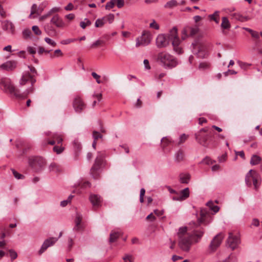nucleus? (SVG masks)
<instances>
[{
	"label": "nucleus",
	"instance_id": "1",
	"mask_svg": "<svg viewBox=\"0 0 262 262\" xmlns=\"http://www.w3.org/2000/svg\"><path fill=\"white\" fill-rule=\"evenodd\" d=\"M196 225L194 222L190 223L188 227H182L179 229L177 235L179 238L178 245L180 248L188 251L193 241L195 240Z\"/></svg>",
	"mask_w": 262,
	"mask_h": 262
},
{
	"label": "nucleus",
	"instance_id": "2",
	"mask_svg": "<svg viewBox=\"0 0 262 262\" xmlns=\"http://www.w3.org/2000/svg\"><path fill=\"white\" fill-rule=\"evenodd\" d=\"M207 206L209 208V209L202 208L200 210V217H198V227L201 225L207 226L211 222L212 216L210 210L213 211L215 213L219 210V207L217 206L214 205L212 202H208L207 203Z\"/></svg>",
	"mask_w": 262,
	"mask_h": 262
},
{
	"label": "nucleus",
	"instance_id": "3",
	"mask_svg": "<svg viewBox=\"0 0 262 262\" xmlns=\"http://www.w3.org/2000/svg\"><path fill=\"white\" fill-rule=\"evenodd\" d=\"M0 85L4 86L5 89L8 90L10 94L14 95L18 99H25L29 93L33 91V88H31L21 93L20 91L13 85L10 80L7 78H3L1 79Z\"/></svg>",
	"mask_w": 262,
	"mask_h": 262
},
{
	"label": "nucleus",
	"instance_id": "4",
	"mask_svg": "<svg viewBox=\"0 0 262 262\" xmlns=\"http://www.w3.org/2000/svg\"><path fill=\"white\" fill-rule=\"evenodd\" d=\"M166 35L169 41L171 42L173 51L179 55L182 54L183 53L182 45V40L178 36L177 28L173 27Z\"/></svg>",
	"mask_w": 262,
	"mask_h": 262
},
{
	"label": "nucleus",
	"instance_id": "5",
	"mask_svg": "<svg viewBox=\"0 0 262 262\" xmlns=\"http://www.w3.org/2000/svg\"><path fill=\"white\" fill-rule=\"evenodd\" d=\"M157 61L165 69H172L179 63L177 59L169 53L161 52L158 54Z\"/></svg>",
	"mask_w": 262,
	"mask_h": 262
},
{
	"label": "nucleus",
	"instance_id": "6",
	"mask_svg": "<svg viewBox=\"0 0 262 262\" xmlns=\"http://www.w3.org/2000/svg\"><path fill=\"white\" fill-rule=\"evenodd\" d=\"M246 183L249 187L253 186L257 190L260 184V178L258 173L254 170H250L246 177Z\"/></svg>",
	"mask_w": 262,
	"mask_h": 262
},
{
	"label": "nucleus",
	"instance_id": "7",
	"mask_svg": "<svg viewBox=\"0 0 262 262\" xmlns=\"http://www.w3.org/2000/svg\"><path fill=\"white\" fill-rule=\"evenodd\" d=\"M29 164L35 171H39L44 167L46 162L42 157L32 156L29 158Z\"/></svg>",
	"mask_w": 262,
	"mask_h": 262
},
{
	"label": "nucleus",
	"instance_id": "8",
	"mask_svg": "<svg viewBox=\"0 0 262 262\" xmlns=\"http://www.w3.org/2000/svg\"><path fill=\"white\" fill-rule=\"evenodd\" d=\"M227 243L228 246L232 250L236 249L241 243L238 232L236 231L229 232Z\"/></svg>",
	"mask_w": 262,
	"mask_h": 262
},
{
	"label": "nucleus",
	"instance_id": "9",
	"mask_svg": "<svg viewBox=\"0 0 262 262\" xmlns=\"http://www.w3.org/2000/svg\"><path fill=\"white\" fill-rule=\"evenodd\" d=\"M103 163V156L100 153H98L95 160L94 164L91 169V174L95 179L98 178L99 176V170Z\"/></svg>",
	"mask_w": 262,
	"mask_h": 262
},
{
	"label": "nucleus",
	"instance_id": "10",
	"mask_svg": "<svg viewBox=\"0 0 262 262\" xmlns=\"http://www.w3.org/2000/svg\"><path fill=\"white\" fill-rule=\"evenodd\" d=\"M151 35L149 31H144L142 36L136 39V46L138 47L140 46H145L150 43L151 40Z\"/></svg>",
	"mask_w": 262,
	"mask_h": 262
},
{
	"label": "nucleus",
	"instance_id": "11",
	"mask_svg": "<svg viewBox=\"0 0 262 262\" xmlns=\"http://www.w3.org/2000/svg\"><path fill=\"white\" fill-rule=\"evenodd\" d=\"M196 33V29L189 26H185L181 31V40L193 37Z\"/></svg>",
	"mask_w": 262,
	"mask_h": 262
},
{
	"label": "nucleus",
	"instance_id": "12",
	"mask_svg": "<svg viewBox=\"0 0 262 262\" xmlns=\"http://www.w3.org/2000/svg\"><path fill=\"white\" fill-rule=\"evenodd\" d=\"M85 106L86 104L80 96H76L74 98L73 101V107L76 113H81Z\"/></svg>",
	"mask_w": 262,
	"mask_h": 262
},
{
	"label": "nucleus",
	"instance_id": "13",
	"mask_svg": "<svg viewBox=\"0 0 262 262\" xmlns=\"http://www.w3.org/2000/svg\"><path fill=\"white\" fill-rule=\"evenodd\" d=\"M58 239V238L53 237L46 239L38 251V254H42L49 247L54 245Z\"/></svg>",
	"mask_w": 262,
	"mask_h": 262
},
{
	"label": "nucleus",
	"instance_id": "14",
	"mask_svg": "<svg viewBox=\"0 0 262 262\" xmlns=\"http://www.w3.org/2000/svg\"><path fill=\"white\" fill-rule=\"evenodd\" d=\"M169 44V40L166 34H159L156 38V45L159 48L166 47Z\"/></svg>",
	"mask_w": 262,
	"mask_h": 262
},
{
	"label": "nucleus",
	"instance_id": "15",
	"mask_svg": "<svg viewBox=\"0 0 262 262\" xmlns=\"http://www.w3.org/2000/svg\"><path fill=\"white\" fill-rule=\"evenodd\" d=\"M36 82V79L29 72H24L21 76V79L19 81V83L20 85H25L27 82H30L31 85H33L34 83Z\"/></svg>",
	"mask_w": 262,
	"mask_h": 262
},
{
	"label": "nucleus",
	"instance_id": "16",
	"mask_svg": "<svg viewBox=\"0 0 262 262\" xmlns=\"http://www.w3.org/2000/svg\"><path fill=\"white\" fill-rule=\"evenodd\" d=\"M89 200L94 209H96L101 206L102 199L100 195L96 194H91L89 196Z\"/></svg>",
	"mask_w": 262,
	"mask_h": 262
},
{
	"label": "nucleus",
	"instance_id": "17",
	"mask_svg": "<svg viewBox=\"0 0 262 262\" xmlns=\"http://www.w3.org/2000/svg\"><path fill=\"white\" fill-rule=\"evenodd\" d=\"M223 238L224 235L221 233L217 234L213 238L210 246V250L212 251H214L220 246Z\"/></svg>",
	"mask_w": 262,
	"mask_h": 262
},
{
	"label": "nucleus",
	"instance_id": "18",
	"mask_svg": "<svg viewBox=\"0 0 262 262\" xmlns=\"http://www.w3.org/2000/svg\"><path fill=\"white\" fill-rule=\"evenodd\" d=\"M189 196V190L188 188H186L181 190L178 195L172 197L173 201H182L187 199Z\"/></svg>",
	"mask_w": 262,
	"mask_h": 262
},
{
	"label": "nucleus",
	"instance_id": "19",
	"mask_svg": "<svg viewBox=\"0 0 262 262\" xmlns=\"http://www.w3.org/2000/svg\"><path fill=\"white\" fill-rule=\"evenodd\" d=\"M43 10V7L41 5L37 6L35 4H34L31 7V13L29 16L30 18H35V16H33L34 14L40 15Z\"/></svg>",
	"mask_w": 262,
	"mask_h": 262
},
{
	"label": "nucleus",
	"instance_id": "20",
	"mask_svg": "<svg viewBox=\"0 0 262 262\" xmlns=\"http://www.w3.org/2000/svg\"><path fill=\"white\" fill-rule=\"evenodd\" d=\"M16 64L15 61H7L0 66V70L12 71L16 67Z\"/></svg>",
	"mask_w": 262,
	"mask_h": 262
},
{
	"label": "nucleus",
	"instance_id": "21",
	"mask_svg": "<svg viewBox=\"0 0 262 262\" xmlns=\"http://www.w3.org/2000/svg\"><path fill=\"white\" fill-rule=\"evenodd\" d=\"M50 22L58 28H63L65 26V23L58 14L53 16Z\"/></svg>",
	"mask_w": 262,
	"mask_h": 262
},
{
	"label": "nucleus",
	"instance_id": "22",
	"mask_svg": "<svg viewBox=\"0 0 262 262\" xmlns=\"http://www.w3.org/2000/svg\"><path fill=\"white\" fill-rule=\"evenodd\" d=\"M207 54L206 46L203 43L198 42V57L204 58Z\"/></svg>",
	"mask_w": 262,
	"mask_h": 262
},
{
	"label": "nucleus",
	"instance_id": "23",
	"mask_svg": "<svg viewBox=\"0 0 262 262\" xmlns=\"http://www.w3.org/2000/svg\"><path fill=\"white\" fill-rule=\"evenodd\" d=\"M82 216L81 214L77 213L75 219V226L73 228V230L75 231H79L83 230V226L81 224Z\"/></svg>",
	"mask_w": 262,
	"mask_h": 262
},
{
	"label": "nucleus",
	"instance_id": "24",
	"mask_svg": "<svg viewBox=\"0 0 262 262\" xmlns=\"http://www.w3.org/2000/svg\"><path fill=\"white\" fill-rule=\"evenodd\" d=\"M2 28L3 30L7 31L12 34L14 33V26L12 23L9 20H5L3 22Z\"/></svg>",
	"mask_w": 262,
	"mask_h": 262
},
{
	"label": "nucleus",
	"instance_id": "25",
	"mask_svg": "<svg viewBox=\"0 0 262 262\" xmlns=\"http://www.w3.org/2000/svg\"><path fill=\"white\" fill-rule=\"evenodd\" d=\"M45 32L49 36L54 37L56 36L57 32L56 30L51 26L47 25L44 27Z\"/></svg>",
	"mask_w": 262,
	"mask_h": 262
},
{
	"label": "nucleus",
	"instance_id": "26",
	"mask_svg": "<svg viewBox=\"0 0 262 262\" xmlns=\"http://www.w3.org/2000/svg\"><path fill=\"white\" fill-rule=\"evenodd\" d=\"M190 179V175L188 173H181L179 175V181L182 184H188Z\"/></svg>",
	"mask_w": 262,
	"mask_h": 262
},
{
	"label": "nucleus",
	"instance_id": "27",
	"mask_svg": "<svg viewBox=\"0 0 262 262\" xmlns=\"http://www.w3.org/2000/svg\"><path fill=\"white\" fill-rule=\"evenodd\" d=\"M50 171L54 172L56 173L60 172L62 171L61 167L58 164L53 162L50 164L49 166Z\"/></svg>",
	"mask_w": 262,
	"mask_h": 262
},
{
	"label": "nucleus",
	"instance_id": "28",
	"mask_svg": "<svg viewBox=\"0 0 262 262\" xmlns=\"http://www.w3.org/2000/svg\"><path fill=\"white\" fill-rule=\"evenodd\" d=\"M221 27L224 30H229L230 28L231 25L227 17H222Z\"/></svg>",
	"mask_w": 262,
	"mask_h": 262
},
{
	"label": "nucleus",
	"instance_id": "29",
	"mask_svg": "<svg viewBox=\"0 0 262 262\" xmlns=\"http://www.w3.org/2000/svg\"><path fill=\"white\" fill-rule=\"evenodd\" d=\"M121 233L118 231H112L110 235L109 242L110 243H113L116 241V240L121 236Z\"/></svg>",
	"mask_w": 262,
	"mask_h": 262
},
{
	"label": "nucleus",
	"instance_id": "30",
	"mask_svg": "<svg viewBox=\"0 0 262 262\" xmlns=\"http://www.w3.org/2000/svg\"><path fill=\"white\" fill-rule=\"evenodd\" d=\"M231 16L233 18L242 22L246 21L249 20L248 17L243 16L242 15L238 13H233L231 14Z\"/></svg>",
	"mask_w": 262,
	"mask_h": 262
},
{
	"label": "nucleus",
	"instance_id": "31",
	"mask_svg": "<svg viewBox=\"0 0 262 262\" xmlns=\"http://www.w3.org/2000/svg\"><path fill=\"white\" fill-rule=\"evenodd\" d=\"M184 154L182 150H178L175 154V161L180 162L184 160Z\"/></svg>",
	"mask_w": 262,
	"mask_h": 262
},
{
	"label": "nucleus",
	"instance_id": "32",
	"mask_svg": "<svg viewBox=\"0 0 262 262\" xmlns=\"http://www.w3.org/2000/svg\"><path fill=\"white\" fill-rule=\"evenodd\" d=\"M51 138L56 141V143L57 144H61L63 141L62 136L61 134L57 133H54L51 135Z\"/></svg>",
	"mask_w": 262,
	"mask_h": 262
},
{
	"label": "nucleus",
	"instance_id": "33",
	"mask_svg": "<svg viewBox=\"0 0 262 262\" xmlns=\"http://www.w3.org/2000/svg\"><path fill=\"white\" fill-rule=\"evenodd\" d=\"M178 4H179L176 0H171L165 4L164 8L166 9H172L177 6Z\"/></svg>",
	"mask_w": 262,
	"mask_h": 262
},
{
	"label": "nucleus",
	"instance_id": "34",
	"mask_svg": "<svg viewBox=\"0 0 262 262\" xmlns=\"http://www.w3.org/2000/svg\"><path fill=\"white\" fill-rule=\"evenodd\" d=\"M219 11H215L213 14L209 15L210 20L214 21L216 24L219 23Z\"/></svg>",
	"mask_w": 262,
	"mask_h": 262
},
{
	"label": "nucleus",
	"instance_id": "35",
	"mask_svg": "<svg viewBox=\"0 0 262 262\" xmlns=\"http://www.w3.org/2000/svg\"><path fill=\"white\" fill-rule=\"evenodd\" d=\"M260 160L261 159L259 156L253 155L251 158L250 163L253 165H257L260 162Z\"/></svg>",
	"mask_w": 262,
	"mask_h": 262
},
{
	"label": "nucleus",
	"instance_id": "36",
	"mask_svg": "<svg viewBox=\"0 0 262 262\" xmlns=\"http://www.w3.org/2000/svg\"><path fill=\"white\" fill-rule=\"evenodd\" d=\"M188 137V135L183 134L181 135L179 139V141L176 143L178 145H180L184 143Z\"/></svg>",
	"mask_w": 262,
	"mask_h": 262
},
{
	"label": "nucleus",
	"instance_id": "37",
	"mask_svg": "<svg viewBox=\"0 0 262 262\" xmlns=\"http://www.w3.org/2000/svg\"><path fill=\"white\" fill-rule=\"evenodd\" d=\"M63 56V53L61 50L57 49L55 50L53 53L51 54L50 57L52 58L61 57Z\"/></svg>",
	"mask_w": 262,
	"mask_h": 262
},
{
	"label": "nucleus",
	"instance_id": "38",
	"mask_svg": "<svg viewBox=\"0 0 262 262\" xmlns=\"http://www.w3.org/2000/svg\"><path fill=\"white\" fill-rule=\"evenodd\" d=\"M114 15L113 14L111 13L108 15L104 16L103 18L105 23L108 22L110 24H111L114 21Z\"/></svg>",
	"mask_w": 262,
	"mask_h": 262
},
{
	"label": "nucleus",
	"instance_id": "39",
	"mask_svg": "<svg viewBox=\"0 0 262 262\" xmlns=\"http://www.w3.org/2000/svg\"><path fill=\"white\" fill-rule=\"evenodd\" d=\"M210 67V64L207 62H202L199 64V69L200 70H205L208 69Z\"/></svg>",
	"mask_w": 262,
	"mask_h": 262
},
{
	"label": "nucleus",
	"instance_id": "40",
	"mask_svg": "<svg viewBox=\"0 0 262 262\" xmlns=\"http://www.w3.org/2000/svg\"><path fill=\"white\" fill-rule=\"evenodd\" d=\"M161 142L162 144V147L165 148L171 143V141L167 137H163L161 140Z\"/></svg>",
	"mask_w": 262,
	"mask_h": 262
},
{
	"label": "nucleus",
	"instance_id": "41",
	"mask_svg": "<svg viewBox=\"0 0 262 262\" xmlns=\"http://www.w3.org/2000/svg\"><path fill=\"white\" fill-rule=\"evenodd\" d=\"M105 23V22L102 17V18L97 19L95 21V25L96 27H101Z\"/></svg>",
	"mask_w": 262,
	"mask_h": 262
},
{
	"label": "nucleus",
	"instance_id": "42",
	"mask_svg": "<svg viewBox=\"0 0 262 262\" xmlns=\"http://www.w3.org/2000/svg\"><path fill=\"white\" fill-rule=\"evenodd\" d=\"M91 24V22L90 20L88 19L87 18H85L84 21H81L80 23V26L82 29H85L86 26H89Z\"/></svg>",
	"mask_w": 262,
	"mask_h": 262
},
{
	"label": "nucleus",
	"instance_id": "43",
	"mask_svg": "<svg viewBox=\"0 0 262 262\" xmlns=\"http://www.w3.org/2000/svg\"><path fill=\"white\" fill-rule=\"evenodd\" d=\"M237 258L236 256L233 254H231L223 262H236Z\"/></svg>",
	"mask_w": 262,
	"mask_h": 262
},
{
	"label": "nucleus",
	"instance_id": "44",
	"mask_svg": "<svg viewBox=\"0 0 262 262\" xmlns=\"http://www.w3.org/2000/svg\"><path fill=\"white\" fill-rule=\"evenodd\" d=\"M79 186L82 189L89 188L91 187V183L88 181L81 182L79 183Z\"/></svg>",
	"mask_w": 262,
	"mask_h": 262
},
{
	"label": "nucleus",
	"instance_id": "45",
	"mask_svg": "<svg viewBox=\"0 0 262 262\" xmlns=\"http://www.w3.org/2000/svg\"><path fill=\"white\" fill-rule=\"evenodd\" d=\"M12 173L14 176V177L17 179H23L24 178V176L17 172L16 170H15L14 169H11Z\"/></svg>",
	"mask_w": 262,
	"mask_h": 262
},
{
	"label": "nucleus",
	"instance_id": "46",
	"mask_svg": "<svg viewBox=\"0 0 262 262\" xmlns=\"http://www.w3.org/2000/svg\"><path fill=\"white\" fill-rule=\"evenodd\" d=\"M64 150V147L61 146H55L53 147V151L57 154H61Z\"/></svg>",
	"mask_w": 262,
	"mask_h": 262
},
{
	"label": "nucleus",
	"instance_id": "47",
	"mask_svg": "<svg viewBox=\"0 0 262 262\" xmlns=\"http://www.w3.org/2000/svg\"><path fill=\"white\" fill-rule=\"evenodd\" d=\"M115 5V0H111L106 3L105 5V9L106 10H110L114 7Z\"/></svg>",
	"mask_w": 262,
	"mask_h": 262
},
{
	"label": "nucleus",
	"instance_id": "48",
	"mask_svg": "<svg viewBox=\"0 0 262 262\" xmlns=\"http://www.w3.org/2000/svg\"><path fill=\"white\" fill-rule=\"evenodd\" d=\"M104 43L105 41L104 40L98 39L91 45V48H93L102 44H104Z\"/></svg>",
	"mask_w": 262,
	"mask_h": 262
},
{
	"label": "nucleus",
	"instance_id": "49",
	"mask_svg": "<svg viewBox=\"0 0 262 262\" xmlns=\"http://www.w3.org/2000/svg\"><path fill=\"white\" fill-rule=\"evenodd\" d=\"M93 137L94 138V140L97 141L98 139L102 138V135L97 131H94L93 132Z\"/></svg>",
	"mask_w": 262,
	"mask_h": 262
},
{
	"label": "nucleus",
	"instance_id": "50",
	"mask_svg": "<svg viewBox=\"0 0 262 262\" xmlns=\"http://www.w3.org/2000/svg\"><path fill=\"white\" fill-rule=\"evenodd\" d=\"M124 262H133V256L131 255L126 254L122 258Z\"/></svg>",
	"mask_w": 262,
	"mask_h": 262
},
{
	"label": "nucleus",
	"instance_id": "51",
	"mask_svg": "<svg viewBox=\"0 0 262 262\" xmlns=\"http://www.w3.org/2000/svg\"><path fill=\"white\" fill-rule=\"evenodd\" d=\"M73 146L75 150L79 151L81 149V145L77 140H74L73 143Z\"/></svg>",
	"mask_w": 262,
	"mask_h": 262
},
{
	"label": "nucleus",
	"instance_id": "52",
	"mask_svg": "<svg viewBox=\"0 0 262 262\" xmlns=\"http://www.w3.org/2000/svg\"><path fill=\"white\" fill-rule=\"evenodd\" d=\"M28 69L29 70L27 71V72H29L31 75H32L33 77H35V76L37 74V71L35 68L32 66H28Z\"/></svg>",
	"mask_w": 262,
	"mask_h": 262
},
{
	"label": "nucleus",
	"instance_id": "53",
	"mask_svg": "<svg viewBox=\"0 0 262 262\" xmlns=\"http://www.w3.org/2000/svg\"><path fill=\"white\" fill-rule=\"evenodd\" d=\"M149 27L156 30H159L160 27L159 25L156 23L155 20H152V22L149 24Z\"/></svg>",
	"mask_w": 262,
	"mask_h": 262
},
{
	"label": "nucleus",
	"instance_id": "54",
	"mask_svg": "<svg viewBox=\"0 0 262 262\" xmlns=\"http://www.w3.org/2000/svg\"><path fill=\"white\" fill-rule=\"evenodd\" d=\"M32 30L35 33V34L37 35H40L41 34V31L39 29V27L37 26H33L32 27Z\"/></svg>",
	"mask_w": 262,
	"mask_h": 262
},
{
	"label": "nucleus",
	"instance_id": "55",
	"mask_svg": "<svg viewBox=\"0 0 262 262\" xmlns=\"http://www.w3.org/2000/svg\"><path fill=\"white\" fill-rule=\"evenodd\" d=\"M115 3L118 8H121L124 5V0H115Z\"/></svg>",
	"mask_w": 262,
	"mask_h": 262
},
{
	"label": "nucleus",
	"instance_id": "56",
	"mask_svg": "<svg viewBox=\"0 0 262 262\" xmlns=\"http://www.w3.org/2000/svg\"><path fill=\"white\" fill-rule=\"evenodd\" d=\"M11 259L14 260L17 257V253L13 250L10 249L9 251Z\"/></svg>",
	"mask_w": 262,
	"mask_h": 262
},
{
	"label": "nucleus",
	"instance_id": "57",
	"mask_svg": "<svg viewBox=\"0 0 262 262\" xmlns=\"http://www.w3.org/2000/svg\"><path fill=\"white\" fill-rule=\"evenodd\" d=\"M75 40H76V39L69 38V39L61 40V43L62 45H68L72 42L75 41Z\"/></svg>",
	"mask_w": 262,
	"mask_h": 262
},
{
	"label": "nucleus",
	"instance_id": "58",
	"mask_svg": "<svg viewBox=\"0 0 262 262\" xmlns=\"http://www.w3.org/2000/svg\"><path fill=\"white\" fill-rule=\"evenodd\" d=\"M31 34V31L29 29L25 30L23 32V35L25 38H27L30 37Z\"/></svg>",
	"mask_w": 262,
	"mask_h": 262
},
{
	"label": "nucleus",
	"instance_id": "59",
	"mask_svg": "<svg viewBox=\"0 0 262 262\" xmlns=\"http://www.w3.org/2000/svg\"><path fill=\"white\" fill-rule=\"evenodd\" d=\"M145 190L144 188H141L140 193V202L143 203L144 202V196L145 195Z\"/></svg>",
	"mask_w": 262,
	"mask_h": 262
},
{
	"label": "nucleus",
	"instance_id": "60",
	"mask_svg": "<svg viewBox=\"0 0 262 262\" xmlns=\"http://www.w3.org/2000/svg\"><path fill=\"white\" fill-rule=\"evenodd\" d=\"M45 40L47 43L51 45L52 46L54 47L56 45V43L50 38L46 37L45 38Z\"/></svg>",
	"mask_w": 262,
	"mask_h": 262
},
{
	"label": "nucleus",
	"instance_id": "61",
	"mask_svg": "<svg viewBox=\"0 0 262 262\" xmlns=\"http://www.w3.org/2000/svg\"><path fill=\"white\" fill-rule=\"evenodd\" d=\"M92 76L94 78H95L96 80V81L98 83H101V81L100 80V76L98 75L95 72H92Z\"/></svg>",
	"mask_w": 262,
	"mask_h": 262
},
{
	"label": "nucleus",
	"instance_id": "62",
	"mask_svg": "<svg viewBox=\"0 0 262 262\" xmlns=\"http://www.w3.org/2000/svg\"><path fill=\"white\" fill-rule=\"evenodd\" d=\"M204 233V229H198V241L199 239H200Z\"/></svg>",
	"mask_w": 262,
	"mask_h": 262
},
{
	"label": "nucleus",
	"instance_id": "63",
	"mask_svg": "<svg viewBox=\"0 0 262 262\" xmlns=\"http://www.w3.org/2000/svg\"><path fill=\"white\" fill-rule=\"evenodd\" d=\"M50 52V51L45 50V49L42 47H39L38 50V53L39 54H42L44 52L46 53H49Z\"/></svg>",
	"mask_w": 262,
	"mask_h": 262
},
{
	"label": "nucleus",
	"instance_id": "64",
	"mask_svg": "<svg viewBox=\"0 0 262 262\" xmlns=\"http://www.w3.org/2000/svg\"><path fill=\"white\" fill-rule=\"evenodd\" d=\"M156 219V217L153 215L152 213H150L146 217V219L147 220H150V221H151V222H153V221H155Z\"/></svg>",
	"mask_w": 262,
	"mask_h": 262
}]
</instances>
